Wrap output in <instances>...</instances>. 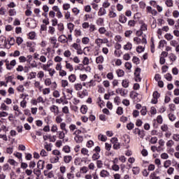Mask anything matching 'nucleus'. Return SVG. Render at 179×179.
<instances>
[{
    "label": "nucleus",
    "mask_w": 179,
    "mask_h": 179,
    "mask_svg": "<svg viewBox=\"0 0 179 179\" xmlns=\"http://www.w3.org/2000/svg\"><path fill=\"white\" fill-rule=\"evenodd\" d=\"M129 79H123L122 81V88H117L116 92L122 94V96H125L128 92V90H126V87H129Z\"/></svg>",
    "instance_id": "obj_1"
},
{
    "label": "nucleus",
    "mask_w": 179,
    "mask_h": 179,
    "mask_svg": "<svg viewBox=\"0 0 179 179\" xmlns=\"http://www.w3.org/2000/svg\"><path fill=\"white\" fill-rule=\"evenodd\" d=\"M59 127L62 131H57L58 138L59 139H64L65 134H68V129H66V123H61Z\"/></svg>",
    "instance_id": "obj_2"
},
{
    "label": "nucleus",
    "mask_w": 179,
    "mask_h": 179,
    "mask_svg": "<svg viewBox=\"0 0 179 179\" xmlns=\"http://www.w3.org/2000/svg\"><path fill=\"white\" fill-rule=\"evenodd\" d=\"M80 155L83 156L81 162H85V163L89 160V157L91 156L90 151L86 148H81Z\"/></svg>",
    "instance_id": "obj_3"
},
{
    "label": "nucleus",
    "mask_w": 179,
    "mask_h": 179,
    "mask_svg": "<svg viewBox=\"0 0 179 179\" xmlns=\"http://www.w3.org/2000/svg\"><path fill=\"white\" fill-rule=\"evenodd\" d=\"M80 134H82V131L80 129H76L73 133V135L75 136L74 141L76 143H82L83 142V136H80Z\"/></svg>",
    "instance_id": "obj_4"
},
{
    "label": "nucleus",
    "mask_w": 179,
    "mask_h": 179,
    "mask_svg": "<svg viewBox=\"0 0 179 179\" xmlns=\"http://www.w3.org/2000/svg\"><path fill=\"white\" fill-rule=\"evenodd\" d=\"M4 62H6V68L7 71H12L15 66H16V59H13L9 62V60L6 59L4 60Z\"/></svg>",
    "instance_id": "obj_5"
},
{
    "label": "nucleus",
    "mask_w": 179,
    "mask_h": 179,
    "mask_svg": "<svg viewBox=\"0 0 179 179\" xmlns=\"http://www.w3.org/2000/svg\"><path fill=\"white\" fill-rule=\"evenodd\" d=\"M71 47L77 51V54L78 55H82V54H83V50H82L80 44L74 43L71 45Z\"/></svg>",
    "instance_id": "obj_6"
},
{
    "label": "nucleus",
    "mask_w": 179,
    "mask_h": 179,
    "mask_svg": "<svg viewBox=\"0 0 179 179\" xmlns=\"http://www.w3.org/2000/svg\"><path fill=\"white\" fill-rule=\"evenodd\" d=\"M160 96V92H158V90H155V92L152 94V103H157L158 99Z\"/></svg>",
    "instance_id": "obj_7"
},
{
    "label": "nucleus",
    "mask_w": 179,
    "mask_h": 179,
    "mask_svg": "<svg viewBox=\"0 0 179 179\" xmlns=\"http://www.w3.org/2000/svg\"><path fill=\"white\" fill-rule=\"evenodd\" d=\"M115 55H117V57H120L121 55L122 51V45H119L117 41H115Z\"/></svg>",
    "instance_id": "obj_8"
},
{
    "label": "nucleus",
    "mask_w": 179,
    "mask_h": 179,
    "mask_svg": "<svg viewBox=\"0 0 179 179\" xmlns=\"http://www.w3.org/2000/svg\"><path fill=\"white\" fill-rule=\"evenodd\" d=\"M108 43V38H96L95 40V43L98 47H101V44H107Z\"/></svg>",
    "instance_id": "obj_9"
},
{
    "label": "nucleus",
    "mask_w": 179,
    "mask_h": 179,
    "mask_svg": "<svg viewBox=\"0 0 179 179\" xmlns=\"http://www.w3.org/2000/svg\"><path fill=\"white\" fill-rule=\"evenodd\" d=\"M50 110L55 115H58V114H59V108L55 105L51 106Z\"/></svg>",
    "instance_id": "obj_10"
},
{
    "label": "nucleus",
    "mask_w": 179,
    "mask_h": 179,
    "mask_svg": "<svg viewBox=\"0 0 179 179\" xmlns=\"http://www.w3.org/2000/svg\"><path fill=\"white\" fill-rule=\"evenodd\" d=\"M113 141L114 150H120L121 144L118 142V138H117L115 136H113Z\"/></svg>",
    "instance_id": "obj_11"
},
{
    "label": "nucleus",
    "mask_w": 179,
    "mask_h": 179,
    "mask_svg": "<svg viewBox=\"0 0 179 179\" xmlns=\"http://www.w3.org/2000/svg\"><path fill=\"white\" fill-rule=\"evenodd\" d=\"M78 96L80 99H84L86 96H89L87 90H83L82 92H78Z\"/></svg>",
    "instance_id": "obj_12"
},
{
    "label": "nucleus",
    "mask_w": 179,
    "mask_h": 179,
    "mask_svg": "<svg viewBox=\"0 0 179 179\" xmlns=\"http://www.w3.org/2000/svg\"><path fill=\"white\" fill-rule=\"evenodd\" d=\"M58 41L62 44H65L66 43H68V37L65 35H61L58 38Z\"/></svg>",
    "instance_id": "obj_13"
},
{
    "label": "nucleus",
    "mask_w": 179,
    "mask_h": 179,
    "mask_svg": "<svg viewBox=\"0 0 179 179\" xmlns=\"http://www.w3.org/2000/svg\"><path fill=\"white\" fill-rule=\"evenodd\" d=\"M43 174H44L45 177H47L48 178H54V177H55L54 171H49V172H48V171H44Z\"/></svg>",
    "instance_id": "obj_14"
},
{
    "label": "nucleus",
    "mask_w": 179,
    "mask_h": 179,
    "mask_svg": "<svg viewBox=\"0 0 179 179\" xmlns=\"http://www.w3.org/2000/svg\"><path fill=\"white\" fill-rule=\"evenodd\" d=\"M50 44L52 45L53 48H57V38L52 36L49 38Z\"/></svg>",
    "instance_id": "obj_15"
},
{
    "label": "nucleus",
    "mask_w": 179,
    "mask_h": 179,
    "mask_svg": "<svg viewBox=\"0 0 179 179\" xmlns=\"http://www.w3.org/2000/svg\"><path fill=\"white\" fill-rule=\"evenodd\" d=\"M45 164V162L44 160H39L37 163V169H39V170H43Z\"/></svg>",
    "instance_id": "obj_16"
},
{
    "label": "nucleus",
    "mask_w": 179,
    "mask_h": 179,
    "mask_svg": "<svg viewBox=\"0 0 179 179\" xmlns=\"http://www.w3.org/2000/svg\"><path fill=\"white\" fill-rule=\"evenodd\" d=\"M65 68L66 69H68V71H69V72H72L73 71V65H72L71 63L68 62V61L65 62Z\"/></svg>",
    "instance_id": "obj_17"
},
{
    "label": "nucleus",
    "mask_w": 179,
    "mask_h": 179,
    "mask_svg": "<svg viewBox=\"0 0 179 179\" xmlns=\"http://www.w3.org/2000/svg\"><path fill=\"white\" fill-rule=\"evenodd\" d=\"M68 79L70 83H75V82H76V75L71 74L70 76H69Z\"/></svg>",
    "instance_id": "obj_18"
},
{
    "label": "nucleus",
    "mask_w": 179,
    "mask_h": 179,
    "mask_svg": "<svg viewBox=\"0 0 179 179\" xmlns=\"http://www.w3.org/2000/svg\"><path fill=\"white\" fill-rule=\"evenodd\" d=\"M63 160L66 164H68L72 162V157L71 155H66L64 157Z\"/></svg>",
    "instance_id": "obj_19"
},
{
    "label": "nucleus",
    "mask_w": 179,
    "mask_h": 179,
    "mask_svg": "<svg viewBox=\"0 0 179 179\" xmlns=\"http://www.w3.org/2000/svg\"><path fill=\"white\" fill-rule=\"evenodd\" d=\"M50 162L52 164H55V163H59V157L56 156L55 157H52L50 158Z\"/></svg>",
    "instance_id": "obj_20"
},
{
    "label": "nucleus",
    "mask_w": 179,
    "mask_h": 179,
    "mask_svg": "<svg viewBox=\"0 0 179 179\" xmlns=\"http://www.w3.org/2000/svg\"><path fill=\"white\" fill-rule=\"evenodd\" d=\"M1 111H9V106H6L5 103H2L0 106Z\"/></svg>",
    "instance_id": "obj_21"
},
{
    "label": "nucleus",
    "mask_w": 179,
    "mask_h": 179,
    "mask_svg": "<svg viewBox=\"0 0 179 179\" xmlns=\"http://www.w3.org/2000/svg\"><path fill=\"white\" fill-rule=\"evenodd\" d=\"M139 71H141V67H136L135 72H134V76H135V80H137V83H138V80Z\"/></svg>",
    "instance_id": "obj_22"
},
{
    "label": "nucleus",
    "mask_w": 179,
    "mask_h": 179,
    "mask_svg": "<svg viewBox=\"0 0 179 179\" xmlns=\"http://www.w3.org/2000/svg\"><path fill=\"white\" fill-rule=\"evenodd\" d=\"M141 168H139V166H134L133 167V173L134 175H139Z\"/></svg>",
    "instance_id": "obj_23"
},
{
    "label": "nucleus",
    "mask_w": 179,
    "mask_h": 179,
    "mask_svg": "<svg viewBox=\"0 0 179 179\" xmlns=\"http://www.w3.org/2000/svg\"><path fill=\"white\" fill-rule=\"evenodd\" d=\"M33 173L35 174V176H36V177H40V176H41V169L38 168L34 169L33 170Z\"/></svg>",
    "instance_id": "obj_24"
},
{
    "label": "nucleus",
    "mask_w": 179,
    "mask_h": 179,
    "mask_svg": "<svg viewBox=\"0 0 179 179\" xmlns=\"http://www.w3.org/2000/svg\"><path fill=\"white\" fill-rule=\"evenodd\" d=\"M171 159H169V155H168V158L166 159V162H164V168H168V170L169 169V166H171Z\"/></svg>",
    "instance_id": "obj_25"
},
{
    "label": "nucleus",
    "mask_w": 179,
    "mask_h": 179,
    "mask_svg": "<svg viewBox=\"0 0 179 179\" xmlns=\"http://www.w3.org/2000/svg\"><path fill=\"white\" fill-rule=\"evenodd\" d=\"M100 176L102 177V178H106V177H108V176H110V173H108V171H106V170H102L101 172H100Z\"/></svg>",
    "instance_id": "obj_26"
},
{
    "label": "nucleus",
    "mask_w": 179,
    "mask_h": 179,
    "mask_svg": "<svg viewBox=\"0 0 179 179\" xmlns=\"http://www.w3.org/2000/svg\"><path fill=\"white\" fill-rule=\"evenodd\" d=\"M74 89L75 90H77L78 92L82 90L83 89V85L80 83H77L74 85Z\"/></svg>",
    "instance_id": "obj_27"
},
{
    "label": "nucleus",
    "mask_w": 179,
    "mask_h": 179,
    "mask_svg": "<svg viewBox=\"0 0 179 179\" xmlns=\"http://www.w3.org/2000/svg\"><path fill=\"white\" fill-rule=\"evenodd\" d=\"M98 139L101 142H106L107 141V136L101 134L98 136Z\"/></svg>",
    "instance_id": "obj_28"
},
{
    "label": "nucleus",
    "mask_w": 179,
    "mask_h": 179,
    "mask_svg": "<svg viewBox=\"0 0 179 179\" xmlns=\"http://www.w3.org/2000/svg\"><path fill=\"white\" fill-rule=\"evenodd\" d=\"M44 148L48 152H51V150H52V145H51V143L48 144V143H45Z\"/></svg>",
    "instance_id": "obj_29"
},
{
    "label": "nucleus",
    "mask_w": 179,
    "mask_h": 179,
    "mask_svg": "<svg viewBox=\"0 0 179 179\" xmlns=\"http://www.w3.org/2000/svg\"><path fill=\"white\" fill-rule=\"evenodd\" d=\"M119 21L122 23H126V21H127V17H126L125 15H120L119 17Z\"/></svg>",
    "instance_id": "obj_30"
},
{
    "label": "nucleus",
    "mask_w": 179,
    "mask_h": 179,
    "mask_svg": "<svg viewBox=\"0 0 179 179\" xmlns=\"http://www.w3.org/2000/svg\"><path fill=\"white\" fill-rule=\"evenodd\" d=\"M96 64H103L104 62V57L103 56H99L96 58Z\"/></svg>",
    "instance_id": "obj_31"
},
{
    "label": "nucleus",
    "mask_w": 179,
    "mask_h": 179,
    "mask_svg": "<svg viewBox=\"0 0 179 179\" xmlns=\"http://www.w3.org/2000/svg\"><path fill=\"white\" fill-rule=\"evenodd\" d=\"M96 86V82L93 80H91L90 82L87 83V87H89L90 89L92 87H94Z\"/></svg>",
    "instance_id": "obj_32"
},
{
    "label": "nucleus",
    "mask_w": 179,
    "mask_h": 179,
    "mask_svg": "<svg viewBox=\"0 0 179 179\" xmlns=\"http://www.w3.org/2000/svg\"><path fill=\"white\" fill-rule=\"evenodd\" d=\"M63 58L59 57V56H55L54 57V61L55 62L57 63V64H61V62L63 61Z\"/></svg>",
    "instance_id": "obj_33"
},
{
    "label": "nucleus",
    "mask_w": 179,
    "mask_h": 179,
    "mask_svg": "<svg viewBox=\"0 0 179 179\" xmlns=\"http://www.w3.org/2000/svg\"><path fill=\"white\" fill-rule=\"evenodd\" d=\"M138 96V92H136L134 88V90H131V92H130V96L131 97V99H136V96Z\"/></svg>",
    "instance_id": "obj_34"
},
{
    "label": "nucleus",
    "mask_w": 179,
    "mask_h": 179,
    "mask_svg": "<svg viewBox=\"0 0 179 179\" xmlns=\"http://www.w3.org/2000/svg\"><path fill=\"white\" fill-rule=\"evenodd\" d=\"M13 110L14 111H17L16 114H17V115H22V114H23L22 111L19 110V106L17 105L13 106Z\"/></svg>",
    "instance_id": "obj_35"
},
{
    "label": "nucleus",
    "mask_w": 179,
    "mask_h": 179,
    "mask_svg": "<svg viewBox=\"0 0 179 179\" xmlns=\"http://www.w3.org/2000/svg\"><path fill=\"white\" fill-rule=\"evenodd\" d=\"M48 33L49 34H51V36H54V34H55V28L54 27L50 26L48 27Z\"/></svg>",
    "instance_id": "obj_36"
},
{
    "label": "nucleus",
    "mask_w": 179,
    "mask_h": 179,
    "mask_svg": "<svg viewBox=\"0 0 179 179\" xmlns=\"http://www.w3.org/2000/svg\"><path fill=\"white\" fill-rule=\"evenodd\" d=\"M87 171H89V168H87V166H83L80 169V173H81L82 174H86Z\"/></svg>",
    "instance_id": "obj_37"
},
{
    "label": "nucleus",
    "mask_w": 179,
    "mask_h": 179,
    "mask_svg": "<svg viewBox=\"0 0 179 179\" xmlns=\"http://www.w3.org/2000/svg\"><path fill=\"white\" fill-rule=\"evenodd\" d=\"M62 151L65 153H70L71 152V147L69 145H64L62 148Z\"/></svg>",
    "instance_id": "obj_38"
},
{
    "label": "nucleus",
    "mask_w": 179,
    "mask_h": 179,
    "mask_svg": "<svg viewBox=\"0 0 179 179\" xmlns=\"http://www.w3.org/2000/svg\"><path fill=\"white\" fill-rule=\"evenodd\" d=\"M132 46L133 45L131 42H127V45H124V48L128 51V50H131V48H132Z\"/></svg>",
    "instance_id": "obj_39"
},
{
    "label": "nucleus",
    "mask_w": 179,
    "mask_h": 179,
    "mask_svg": "<svg viewBox=\"0 0 179 179\" xmlns=\"http://www.w3.org/2000/svg\"><path fill=\"white\" fill-rule=\"evenodd\" d=\"M67 27H68L70 33H72V31H73V29H75V24L70 22L67 24Z\"/></svg>",
    "instance_id": "obj_40"
},
{
    "label": "nucleus",
    "mask_w": 179,
    "mask_h": 179,
    "mask_svg": "<svg viewBox=\"0 0 179 179\" xmlns=\"http://www.w3.org/2000/svg\"><path fill=\"white\" fill-rule=\"evenodd\" d=\"M151 42H152V44H151V51H152V53H155V40L153 39V38H151Z\"/></svg>",
    "instance_id": "obj_41"
},
{
    "label": "nucleus",
    "mask_w": 179,
    "mask_h": 179,
    "mask_svg": "<svg viewBox=\"0 0 179 179\" xmlns=\"http://www.w3.org/2000/svg\"><path fill=\"white\" fill-rule=\"evenodd\" d=\"M80 111L82 114H86V113H87V106H86V105L82 106L80 108Z\"/></svg>",
    "instance_id": "obj_42"
},
{
    "label": "nucleus",
    "mask_w": 179,
    "mask_h": 179,
    "mask_svg": "<svg viewBox=\"0 0 179 179\" xmlns=\"http://www.w3.org/2000/svg\"><path fill=\"white\" fill-rule=\"evenodd\" d=\"M34 86L35 87H36V89H38V90H41V89H43V87H41L40 81H35Z\"/></svg>",
    "instance_id": "obj_43"
},
{
    "label": "nucleus",
    "mask_w": 179,
    "mask_h": 179,
    "mask_svg": "<svg viewBox=\"0 0 179 179\" xmlns=\"http://www.w3.org/2000/svg\"><path fill=\"white\" fill-rule=\"evenodd\" d=\"M8 115H9V113L4 110L0 112V118H5L8 117Z\"/></svg>",
    "instance_id": "obj_44"
},
{
    "label": "nucleus",
    "mask_w": 179,
    "mask_h": 179,
    "mask_svg": "<svg viewBox=\"0 0 179 179\" xmlns=\"http://www.w3.org/2000/svg\"><path fill=\"white\" fill-rule=\"evenodd\" d=\"M103 15H106V9L101 8L98 12V15L103 16Z\"/></svg>",
    "instance_id": "obj_45"
},
{
    "label": "nucleus",
    "mask_w": 179,
    "mask_h": 179,
    "mask_svg": "<svg viewBox=\"0 0 179 179\" xmlns=\"http://www.w3.org/2000/svg\"><path fill=\"white\" fill-rule=\"evenodd\" d=\"M62 121H64V120L61 116L58 115L56 117L55 122H57V124H62Z\"/></svg>",
    "instance_id": "obj_46"
},
{
    "label": "nucleus",
    "mask_w": 179,
    "mask_h": 179,
    "mask_svg": "<svg viewBox=\"0 0 179 179\" xmlns=\"http://www.w3.org/2000/svg\"><path fill=\"white\" fill-rule=\"evenodd\" d=\"M50 131L53 133L58 132V126L57 124H52Z\"/></svg>",
    "instance_id": "obj_47"
},
{
    "label": "nucleus",
    "mask_w": 179,
    "mask_h": 179,
    "mask_svg": "<svg viewBox=\"0 0 179 179\" xmlns=\"http://www.w3.org/2000/svg\"><path fill=\"white\" fill-rule=\"evenodd\" d=\"M157 122H158L159 124H162H162H163V117H162V115H157Z\"/></svg>",
    "instance_id": "obj_48"
},
{
    "label": "nucleus",
    "mask_w": 179,
    "mask_h": 179,
    "mask_svg": "<svg viewBox=\"0 0 179 179\" xmlns=\"http://www.w3.org/2000/svg\"><path fill=\"white\" fill-rule=\"evenodd\" d=\"M50 92H51V90L50 88H44L42 90V93L44 95L50 94Z\"/></svg>",
    "instance_id": "obj_49"
},
{
    "label": "nucleus",
    "mask_w": 179,
    "mask_h": 179,
    "mask_svg": "<svg viewBox=\"0 0 179 179\" xmlns=\"http://www.w3.org/2000/svg\"><path fill=\"white\" fill-rule=\"evenodd\" d=\"M64 17H65L66 20H69V19H71V12L65 11L64 12Z\"/></svg>",
    "instance_id": "obj_50"
},
{
    "label": "nucleus",
    "mask_w": 179,
    "mask_h": 179,
    "mask_svg": "<svg viewBox=\"0 0 179 179\" xmlns=\"http://www.w3.org/2000/svg\"><path fill=\"white\" fill-rule=\"evenodd\" d=\"M37 77L38 78V79H43V78H44V71H40L38 72L37 73Z\"/></svg>",
    "instance_id": "obj_51"
},
{
    "label": "nucleus",
    "mask_w": 179,
    "mask_h": 179,
    "mask_svg": "<svg viewBox=\"0 0 179 179\" xmlns=\"http://www.w3.org/2000/svg\"><path fill=\"white\" fill-rule=\"evenodd\" d=\"M61 83H62V87H66V86L69 85V83H68V80H62Z\"/></svg>",
    "instance_id": "obj_52"
},
{
    "label": "nucleus",
    "mask_w": 179,
    "mask_h": 179,
    "mask_svg": "<svg viewBox=\"0 0 179 179\" xmlns=\"http://www.w3.org/2000/svg\"><path fill=\"white\" fill-rule=\"evenodd\" d=\"M169 117L171 122H174V120H176V115L174 113H169Z\"/></svg>",
    "instance_id": "obj_53"
},
{
    "label": "nucleus",
    "mask_w": 179,
    "mask_h": 179,
    "mask_svg": "<svg viewBox=\"0 0 179 179\" xmlns=\"http://www.w3.org/2000/svg\"><path fill=\"white\" fill-rule=\"evenodd\" d=\"M20 107L22 108H26V107H27V101H25V99L20 102Z\"/></svg>",
    "instance_id": "obj_54"
},
{
    "label": "nucleus",
    "mask_w": 179,
    "mask_h": 179,
    "mask_svg": "<svg viewBox=\"0 0 179 179\" xmlns=\"http://www.w3.org/2000/svg\"><path fill=\"white\" fill-rule=\"evenodd\" d=\"M66 178L67 179H75V174L69 172L66 174Z\"/></svg>",
    "instance_id": "obj_55"
},
{
    "label": "nucleus",
    "mask_w": 179,
    "mask_h": 179,
    "mask_svg": "<svg viewBox=\"0 0 179 179\" xmlns=\"http://www.w3.org/2000/svg\"><path fill=\"white\" fill-rule=\"evenodd\" d=\"M90 39L87 37H84L82 38L83 44H89Z\"/></svg>",
    "instance_id": "obj_56"
},
{
    "label": "nucleus",
    "mask_w": 179,
    "mask_h": 179,
    "mask_svg": "<svg viewBox=\"0 0 179 179\" xmlns=\"http://www.w3.org/2000/svg\"><path fill=\"white\" fill-rule=\"evenodd\" d=\"M57 29L59 30V31H64V24L62 23H59L57 24Z\"/></svg>",
    "instance_id": "obj_57"
},
{
    "label": "nucleus",
    "mask_w": 179,
    "mask_h": 179,
    "mask_svg": "<svg viewBox=\"0 0 179 179\" xmlns=\"http://www.w3.org/2000/svg\"><path fill=\"white\" fill-rule=\"evenodd\" d=\"M69 128L70 132H73L75 129H77L76 125L73 124H70Z\"/></svg>",
    "instance_id": "obj_58"
},
{
    "label": "nucleus",
    "mask_w": 179,
    "mask_h": 179,
    "mask_svg": "<svg viewBox=\"0 0 179 179\" xmlns=\"http://www.w3.org/2000/svg\"><path fill=\"white\" fill-rule=\"evenodd\" d=\"M72 55V53L69 50H66L64 52V56L66 57V58H69Z\"/></svg>",
    "instance_id": "obj_59"
},
{
    "label": "nucleus",
    "mask_w": 179,
    "mask_h": 179,
    "mask_svg": "<svg viewBox=\"0 0 179 179\" xmlns=\"http://www.w3.org/2000/svg\"><path fill=\"white\" fill-rule=\"evenodd\" d=\"M89 63H90L89 57H85L83 60V65H89Z\"/></svg>",
    "instance_id": "obj_60"
},
{
    "label": "nucleus",
    "mask_w": 179,
    "mask_h": 179,
    "mask_svg": "<svg viewBox=\"0 0 179 179\" xmlns=\"http://www.w3.org/2000/svg\"><path fill=\"white\" fill-rule=\"evenodd\" d=\"M139 136L140 138H144L145 136V129H139Z\"/></svg>",
    "instance_id": "obj_61"
},
{
    "label": "nucleus",
    "mask_w": 179,
    "mask_h": 179,
    "mask_svg": "<svg viewBox=\"0 0 179 179\" xmlns=\"http://www.w3.org/2000/svg\"><path fill=\"white\" fill-rule=\"evenodd\" d=\"M9 16H15L16 15V10L15 9H10L8 10Z\"/></svg>",
    "instance_id": "obj_62"
},
{
    "label": "nucleus",
    "mask_w": 179,
    "mask_h": 179,
    "mask_svg": "<svg viewBox=\"0 0 179 179\" xmlns=\"http://www.w3.org/2000/svg\"><path fill=\"white\" fill-rule=\"evenodd\" d=\"M15 38L11 37L10 38V39H8V44H10V45H15Z\"/></svg>",
    "instance_id": "obj_63"
},
{
    "label": "nucleus",
    "mask_w": 179,
    "mask_h": 179,
    "mask_svg": "<svg viewBox=\"0 0 179 179\" xmlns=\"http://www.w3.org/2000/svg\"><path fill=\"white\" fill-rule=\"evenodd\" d=\"M150 178L151 179H160L159 176H157V175H156V173H151Z\"/></svg>",
    "instance_id": "obj_64"
}]
</instances>
